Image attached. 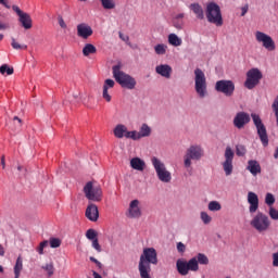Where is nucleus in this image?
Here are the masks:
<instances>
[{"mask_svg": "<svg viewBox=\"0 0 278 278\" xmlns=\"http://www.w3.org/2000/svg\"><path fill=\"white\" fill-rule=\"evenodd\" d=\"M167 40L169 45H172V47H181L184 42L181 38H179V36H177L176 34H169Z\"/></svg>", "mask_w": 278, "mask_h": 278, "instance_id": "nucleus-27", "label": "nucleus"}, {"mask_svg": "<svg viewBox=\"0 0 278 278\" xmlns=\"http://www.w3.org/2000/svg\"><path fill=\"white\" fill-rule=\"evenodd\" d=\"M90 262H93V264H99V261L94 258V256H90Z\"/></svg>", "mask_w": 278, "mask_h": 278, "instance_id": "nucleus-57", "label": "nucleus"}, {"mask_svg": "<svg viewBox=\"0 0 278 278\" xmlns=\"http://www.w3.org/2000/svg\"><path fill=\"white\" fill-rule=\"evenodd\" d=\"M93 278H103V277H101V275H99V273L93 271Z\"/></svg>", "mask_w": 278, "mask_h": 278, "instance_id": "nucleus-58", "label": "nucleus"}, {"mask_svg": "<svg viewBox=\"0 0 278 278\" xmlns=\"http://www.w3.org/2000/svg\"><path fill=\"white\" fill-rule=\"evenodd\" d=\"M151 264L157 265V251L154 248L143 249L139 258V273L141 278H151Z\"/></svg>", "mask_w": 278, "mask_h": 278, "instance_id": "nucleus-1", "label": "nucleus"}, {"mask_svg": "<svg viewBox=\"0 0 278 278\" xmlns=\"http://www.w3.org/2000/svg\"><path fill=\"white\" fill-rule=\"evenodd\" d=\"M115 84H116V83H114V80H112V79H106V80L104 81L103 87L110 90V88H114Z\"/></svg>", "mask_w": 278, "mask_h": 278, "instance_id": "nucleus-47", "label": "nucleus"}, {"mask_svg": "<svg viewBox=\"0 0 278 278\" xmlns=\"http://www.w3.org/2000/svg\"><path fill=\"white\" fill-rule=\"evenodd\" d=\"M151 162L160 181H163V184H170V179H173V176L170 175V172L166 169V165L164 164V162H162L156 156H153L151 159Z\"/></svg>", "mask_w": 278, "mask_h": 278, "instance_id": "nucleus-8", "label": "nucleus"}, {"mask_svg": "<svg viewBox=\"0 0 278 278\" xmlns=\"http://www.w3.org/2000/svg\"><path fill=\"white\" fill-rule=\"evenodd\" d=\"M233 157H236V152H233L231 147L227 146L224 152L225 160L222 163L226 177H229L233 173Z\"/></svg>", "mask_w": 278, "mask_h": 278, "instance_id": "nucleus-11", "label": "nucleus"}, {"mask_svg": "<svg viewBox=\"0 0 278 278\" xmlns=\"http://www.w3.org/2000/svg\"><path fill=\"white\" fill-rule=\"evenodd\" d=\"M206 18L208 23L216 25V27H223V13L220 7L215 2H210L206 5Z\"/></svg>", "mask_w": 278, "mask_h": 278, "instance_id": "nucleus-4", "label": "nucleus"}, {"mask_svg": "<svg viewBox=\"0 0 278 278\" xmlns=\"http://www.w3.org/2000/svg\"><path fill=\"white\" fill-rule=\"evenodd\" d=\"M94 53H97V47H94L92 43H87L83 48V55H85V58H88V55H92Z\"/></svg>", "mask_w": 278, "mask_h": 278, "instance_id": "nucleus-28", "label": "nucleus"}, {"mask_svg": "<svg viewBox=\"0 0 278 278\" xmlns=\"http://www.w3.org/2000/svg\"><path fill=\"white\" fill-rule=\"evenodd\" d=\"M215 90L216 92H222L225 97H233V92H236V84H233V80H217Z\"/></svg>", "mask_w": 278, "mask_h": 278, "instance_id": "nucleus-12", "label": "nucleus"}, {"mask_svg": "<svg viewBox=\"0 0 278 278\" xmlns=\"http://www.w3.org/2000/svg\"><path fill=\"white\" fill-rule=\"evenodd\" d=\"M41 268L42 270H46L48 277H53V274L55 273V267L53 266V263H47Z\"/></svg>", "mask_w": 278, "mask_h": 278, "instance_id": "nucleus-35", "label": "nucleus"}, {"mask_svg": "<svg viewBox=\"0 0 278 278\" xmlns=\"http://www.w3.org/2000/svg\"><path fill=\"white\" fill-rule=\"evenodd\" d=\"M128 218H140L142 216V211L140 210V201L132 200L128 207Z\"/></svg>", "mask_w": 278, "mask_h": 278, "instance_id": "nucleus-17", "label": "nucleus"}, {"mask_svg": "<svg viewBox=\"0 0 278 278\" xmlns=\"http://www.w3.org/2000/svg\"><path fill=\"white\" fill-rule=\"evenodd\" d=\"M98 268H101L103 265L101 264V262L98 261V263H96Z\"/></svg>", "mask_w": 278, "mask_h": 278, "instance_id": "nucleus-60", "label": "nucleus"}, {"mask_svg": "<svg viewBox=\"0 0 278 278\" xmlns=\"http://www.w3.org/2000/svg\"><path fill=\"white\" fill-rule=\"evenodd\" d=\"M11 46H12L13 49H16V50H18V49H24V50L27 49V46L18 43L16 41V39H14V38H12Z\"/></svg>", "mask_w": 278, "mask_h": 278, "instance_id": "nucleus-44", "label": "nucleus"}, {"mask_svg": "<svg viewBox=\"0 0 278 278\" xmlns=\"http://www.w3.org/2000/svg\"><path fill=\"white\" fill-rule=\"evenodd\" d=\"M5 29H10V25L0 21V31H5Z\"/></svg>", "mask_w": 278, "mask_h": 278, "instance_id": "nucleus-52", "label": "nucleus"}, {"mask_svg": "<svg viewBox=\"0 0 278 278\" xmlns=\"http://www.w3.org/2000/svg\"><path fill=\"white\" fill-rule=\"evenodd\" d=\"M251 227L258 233H266L270 229V218L266 214L258 212L250 222Z\"/></svg>", "mask_w": 278, "mask_h": 278, "instance_id": "nucleus-3", "label": "nucleus"}, {"mask_svg": "<svg viewBox=\"0 0 278 278\" xmlns=\"http://www.w3.org/2000/svg\"><path fill=\"white\" fill-rule=\"evenodd\" d=\"M0 3H3V0H0Z\"/></svg>", "mask_w": 278, "mask_h": 278, "instance_id": "nucleus-64", "label": "nucleus"}, {"mask_svg": "<svg viewBox=\"0 0 278 278\" xmlns=\"http://www.w3.org/2000/svg\"><path fill=\"white\" fill-rule=\"evenodd\" d=\"M195 260L198 262V265L201 264L203 266H207V264H210V258H207V255L203 254V253H199L195 256Z\"/></svg>", "mask_w": 278, "mask_h": 278, "instance_id": "nucleus-33", "label": "nucleus"}, {"mask_svg": "<svg viewBox=\"0 0 278 278\" xmlns=\"http://www.w3.org/2000/svg\"><path fill=\"white\" fill-rule=\"evenodd\" d=\"M264 75L262 74V71L260 68L254 67L247 72V79L244 81V87L248 88V90H253L256 86H260V81H262V78Z\"/></svg>", "mask_w": 278, "mask_h": 278, "instance_id": "nucleus-9", "label": "nucleus"}, {"mask_svg": "<svg viewBox=\"0 0 278 278\" xmlns=\"http://www.w3.org/2000/svg\"><path fill=\"white\" fill-rule=\"evenodd\" d=\"M203 148L199 144L190 146L184 156L185 168H190L192 166V160L199 162L203 157Z\"/></svg>", "mask_w": 278, "mask_h": 278, "instance_id": "nucleus-5", "label": "nucleus"}, {"mask_svg": "<svg viewBox=\"0 0 278 278\" xmlns=\"http://www.w3.org/2000/svg\"><path fill=\"white\" fill-rule=\"evenodd\" d=\"M251 116L263 147H268V132L266 131V126L262 122V117L255 113H252Z\"/></svg>", "mask_w": 278, "mask_h": 278, "instance_id": "nucleus-10", "label": "nucleus"}, {"mask_svg": "<svg viewBox=\"0 0 278 278\" xmlns=\"http://www.w3.org/2000/svg\"><path fill=\"white\" fill-rule=\"evenodd\" d=\"M139 136L140 138H149L151 136V127L147 124H142L140 127Z\"/></svg>", "mask_w": 278, "mask_h": 278, "instance_id": "nucleus-29", "label": "nucleus"}, {"mask_svg": "<svg viewBox=\"0 0 278 278\" xmlns=\"http://www.w3.org/2000/svg\"><path fill=\"white\" fill-rule=\"evenodd\" d=\"M255 40L256 42L262 45V47L266 49V51H275V49H277V46L275 45V40H273V37H270L264 31L257 30L255 33Z\"/></svg>", "mask_w": 278, "mask_h": 278, "instance_id": "nucleus-13", "label": "nucleus"}, {"mask_svg": "<svg viewBox=\"0 0 278 278\" xmlns=\"http://www.w3.org/2000/svg\"><path fill=\"white\" fill-rule=\"evenodd\" d=\"M108 90L109 89H106V87H103L102 97H103V99H105V101H108V103H110V101H112V96H110Z\"/></svg>", "mask_w": 278, "mask_h": 278, "instance_id": "nucleus-46", "label": "nucleus"}, {"mask_svg": "<svg viewBox=\"0 0 278 278\" xmlns=\"http://www.w3.org/2000/svg\"><path fill=\"white\" fill-rule=\"evenodd\" d=\"M84 192L86 199L89 201H94L97 203L103 201V189L101 185H93L92 181H89L84 187Z\"/></svg>", "mask_w": 278, "mask_h": 278, "instance_id": "nucleus-7", "label": "nucleus"}, {"mask_svg": "<svg viewBox=\"0 0 278 278\" xmlns=\"http://www.w3.org/2000/svg\"><path fill=\"white\" fill-rule=\"evenodd\" d=\"M200 218L204 225H210L212 223V216H210L206 212H201Z\"/></svg>", "mask_w": 278, "mask_h": 278, "instance_id": "nucleus-39", "label": "nucleus"}, {"mask_svg": "<svg viewBox=\"0 0 278 278\" xmlns=\"http://www.w3.org/2000/svg\"><path fill=\"white\" fill-rule=\"evenodd\" d=\"M1 75H14V67H9L8 64H3L0 66Z\"/></svg>", "mask_w": 278, "mask_h": 278, "instance_id": "nucleus-36", "label": "nucleus"}, {"mask_svg": "<svg viewBox=\"0 0 278 278\" xmlns=\"http://www.w3.org/2000/svg\"><path fill=\"white\" fill-rule=\"evenodd\" d=\"M58 23L62 29H66V22H64V17H62V15H58Z\"/></svg>", "mask_w": 278, "mask_h": 278, "instance_id": "nucleus-48", "label": "nucleus"}, {"mask_svg": "<svg viewBox=\"0 0 278 278\" xmlns=\"http://www.w3.org/2000/svg\"><path fill=\"white\" fill-rule=\"evenodd\" d=\"M177 251H178V253H186V244H184L182 242H178Z\"/></svg>", "mask_w": 278, "mask_h": 278, "instance_id": "nucleus-50", "label": "nucleus"}, {"mask_svg": "<svg viewBox=\"0 0 278 278\" xmlns=\"http://www.w3.org/2000/svg\"><path fill=\"white\" fill-rule=\"evenodd\" d=\"M0 273H3V266L0 265Z\"/></svg>", "mask_w": 278, "mask_h": 278, "instance_id": "nucleus-62", "label": "nucleus"}, {"mask_svg": "<svg viewBox=\"0 0 278 278\" xmlns=\"http://www.w3.org/2000/svg\"><path fill=\"white\" fill-rule=\"evenodd\" d=\"M46 247H49V241L46 240L40 242L39 247L37 248V252L39 253V255H45Z\"/></svg>", "mask_w": 278, "mask_h": 278, "instance_id": "nucleus-42", "label": "nucleus"}, {"mask_svg": "<svg viewBox=\"0 0 278 278\" xmlns=\"http://www.w3.org/2000/svg\"><path fill=\"white\" fill-rule=\"evenodd\" d=\"M13 121H14V123L17 122V126H18V127H22V126H23V119L20 118L18 116H14V117H13Z\"/></svg>", "mask_w": 278, "mask_h": 278, "instance_id": "nucleus-53", "label": "nucleus"}, {"mask_svg": "<svg viewBox=\"0 0 278 278\" xmlns=\"http://www.w3.org/2000/svg\"><path fill=\"white\" fill-rule=\"evenodd\" d=\"M194 75L195 92L200 99H205L207 97V79L205 78V73L201 68H195Z\"/></svg>", "mask_w": 278, "mask_h": 278, "instance_id": "nucleus-6", "label": "nucleus"}, {"mask_svg": "<svg viewBox=\"0 0 278 278\" xmlns=\"http://www.w3.org/2000/svg\"><path fill=\"white\" fill-rule=\"evenodd\" d=\"M125 138H130V140H140V134L136 130L126 131Z\"/></svg>", "mask_w": 278, "mask_h": 278, "instance_id": "nucleus-38", "label": "nucleus"}, {"mask_svg": "<svg viewBox=\"0 0 278 278\" xmlns=\"http://www.w3.org/2000/svg\"><path fill=\"white\" fill-rule=\"evenodd\" d=\"M248 203H250V207H249L250 214H255V212L260 210V198H257L255 192L250 191L248 193Z\"/></svg>", "mask_w": 278, "mask_h": 278, "instance_id": "nucleus-18", "label": "nucleus"}, {"mask_svg": "<svg viewBox=\"0 0 278 278\" xmlns=\"http://www.w3.org/2000/svg\"><path fill=\"white\" fill-rule=\"evenodd\" d=\"M125 134H127V126H125L123 124H118L114 128V136H115V138H125Z\"/></svg>", "mask_w": 278, "mask_h": 278, "instance_id": "nucleus-26", "label": "nucleus"}, {"mask_svg": "<svg viewBox=\"0 0 278 278\" xmlns=\"http://www.w3.org/2000/svg\"><path fill=\"white\" fill-rule=\"evenodd\" d=\"M274 157H275V160H278V148H276V150H275Z\"/></svg>", "mask_w": 278, "mask_h": 278, "instance_id": "nucleus-59", "label": "nucleus"}, {"mask_svg": "<svg viewBox=\"0 0 278 278\" xmlns=\"http://www.w3.org/2000/svg\"><path fill=\"white\" fill-rule=\"evenodd\" d=\"M176 268H177L179 275H182V277H186V275H188V273H190V269L188 268V262H186L184 260H178L176 262Z\"/></svg>", "mask_w": 278, "mask_h": 278, "instance_id": "nucleus-24", "label": "nucleus"}, {"mask_svg": "<svg viewBox=\"0 0 278 278\" xmlns=\"http://www.w3.org/2000/svg\"><path fill=\"white\" fill-rule=\"evenodd\" d=\"M92 247L96 251H98V253H101V244H99V239H94L92 241Z\"/></svg>", "mask_w": 278, "mask_h": 278, "instance_id": "nucleus-49", "label": "nucleus"}, {"mask_svg": "<svg viewBox=\"0 0 278 278\" xmlns=\"http://www.w3.org/2000/svg\"><path fill=\"white\" fill-rule=\"evenodd\" d=\"M17 170H23V166H17Z\"/></svg>", "mask_w": 278, "mask_h": 278, "instance_id": "nucleus-61", "label": "nucleus"}, {"mask_svg": "<svg viewBox=\"0 0 278 278\" xmlns=\"http://www.w3.org/2000/svg\"><path fill=\"white\" fill-rule=\"evenodd\" d=\"M269 216L273 220H278V211L275 207H270Z\"/></svg>", "mask_w": 278, "mask_h": 278, "instance_id": "nucleus-45", "label": "nucleus"}, {"mask_svg": "<svg viewBox=\"0 0 278 278\" xmlns=\"http://www.w3.org/2000/svg\"><path fill=\"white\" fill-rule=\"evenodd\" d=\"M3 255H5V249L0 244V257H3Z\"/></svg>", "mask_w": 278, "mask_h": 278, "instance_id": "nucleus-54", "label": "nucleus"}, {"mask_svg": "<svg viewBox=\"0 0 278 278\" xmlns=\"http://www.w3.org/2000/svg\"><path fill=\"white\" fill-rule=\"evenodd\" d=\"M208 210L210 212H220V210H223V205H220V202L218 201H211L208 203Z\"/></svg>", "mask_w": 278, "mask_h": 278, "instance_id": "nucleus-34", "label": "nucleus"}, {"mask_svg": "<svg viewBox=\"0 0 278 278\" xmlns=\"http://www.w3.org/2000/svg\"><path fill=\"white\" fill-rule=\"evenodd\" d=\"M12 10L17 14L22 27H24V29H31L33 21L29 13L23 12L18 5H13Z\"/></svg>", "mask_w": 278, "mask_h": 278, "instance_id": "nucleus-14", "label": "nucleus"}, {"mask_svg": "<svg viewBox=\"0 0 278 278\" xmlns=\"http://www.w3.org/2000/svg\"><path fill=\"white\" fill-rule=\"evenodd\" d=\"M236 155H238V157H244V155H247V147H244L242 144H237L236 146Z\"/></svg>", "mask_w": 278, "mask_h": 278, "instance_id": "nucleus-37", "label": "nucleus"}, {"mask_svg": "<svg viewBox=\"0 0 278 278\" xmlns=\"http://www.w3.org/2000/svg\"><path fill=\"white\" fill-rule=\"evenodd\" d=\"M265 203H266V205H269V207L271 205H275V195L273 193H266Z\"/></svg>", "mask_w": 278, "mask_h": 278, "instance_id": "nucleus-40", "label": "nucleus"}, {"mask_svg": "<svg viewBox=\"0 0 278 278\" xmlns=\"http://www.w3.org/2000/svg\"><path fill=\"white\" fill-rule=\"evenodd\" d=\"M1 5H4L8 10H10V4H8V1L3 0V2H0Z\"/></svg>", "mask_w": 278, "mask_h": 278, "instance_id": "nucleus-55", "label": "nucleus"}, {"mask_svg": "<svg viewBox=\"0 0 278 278\" xmlns=\"http://www.w3.org/2000/svg\"><path fill=\"white\" fill-rule=\"evenodd\" d=\"M189 9L192 10L193 14H195V17L199 21H203V18H205V13L203 12V7H201V4H199V3H191L189 5Z\"/></svg>", "mask_w": 278, "mask_h": 278, "instance_id": "nucleus-23", "label": "nucleus"}, {"mask_svg": "<svg viewBox=\"0 0 278 278\" xmlns=\"http://www.w3.org/2000/svg\"><path fill=\"white\" fill-rule=\"evenodd\" d=\"M130 167L134 168V170H139L142 173V170L147 168V163L140 157H132L130 160Z\"/></svg>", "mask_w": 278, "mask_h": 278, "instance_id": "nucleus-22", "label": "nucleus"}, {"mask_svg": "<svg viewBox=\"0 0 278 278\" xmlns=\"http://www.w3.org/2000/svg\"><path fill=\"white\" fill-rule=\"evenodd\" d=\"M168 49V46L164 43H159L154 47V51L156 55H166V50Z\"/></svg>", "mask_w": 278, "mask_h": 278, "instance_id": "nucleus-32", "label": "nucleus"}, {"mask_svg": "<svg viewBox=\"0 0 278 278\" xmlns=\"http://www.w3.org/2000/svg\"><path fill=\"white\" fill-rule=\"evenodd\" d=\"M155 72L161 77H165V79H170V75H173V67L168 64H161L155 67Z\"/></svg>", "mask_w": 278, "mask_h": 278, "instance_id": "nucleus-20", "label": "nucleus"}, {"mask_svg": "<svg viewBox=\"0 0 278 278\" xmlns=\"http://www.w3.org/2000/svg\"><path fill=\"white\" fill-rule=\"evenodd\" d=\"M112 71L115 81L119 84L122 88H127V90H134V88H136V78L123 72L121 65H114Z\"/></svg>", "mask_w": 278, "mask_h": 278, "instance_id": "nucleus-2", "label": "nucleus"}, {"mask_svg": "<svg viewBox=\"0 0 278 278\" xmlns=\"http://www.w3.org/2000/svg\"><path fill=\"white\" fill-rule=\"evenodd\" d=\"M249 123H251V115L247 112H239L233 118V126L237 129H244V125H249Z\"/></svg>", "mask_w": 278, "mask_h": 278, "instance_id": "nucleus-15", "label": "nucleus"}, {"mask_svg": "<svg viewBox=\"0 0 278 278\" xmlns=\"http://www.w3.org/2000/svg\"><path fill=\"white\" fill-rule=\"evenodd\" d=\"M187 266L189 270L197 273V270H199V261H197V257H192L189 260V262H187Z\"/></svg>", "mask_w": 278, "mask_h": 278, "instance_id": "nucleus-30", "label": "nucleus"}, {"mask_svg": "<svg viewBox=\"0 0 278 278\" xmlns=\"http://www.w3.org/2000/svg\"><path fill=\"white\" fill-rule=\"evenodd\" d=\"M0 40H3V35L0 34Z\"/></svg>", "mask_w": 278, "mask_h": 278, "instance_id": "nucleus-63", "label": "nucleus"}, {"mask_svg": "<svg viewBox=\"0 0 278 278\" xmlns=\"http://www.w3.org/2000/svg\"><path fill=\"white\" fill-rule=\"evenodd\" d=\"M247 12H249V4L241 8V16H247Z\"/></svg>", "mask_w": 278, "mask_h": 278, "instance_id": "nucleus-51", "label": "nucleus"}, {"mask_svg": "<svg viewBox=\"0 0 278 278\" xmlns=\"http://www.w3.org/2000/svg\"><path fill=\"white\" fill-rule=\"evenodd\" d=\"M62 245V240L58 239V238H51L50 239V247L51 249H59V247Z\"/></svg>", "mask_w": 278, "mask_h": 278, "instance_id": "nucleus-41", "label": "nucleus"}, {"mask_svg": "<svg viewBox=\"0 0 278 278\" xmlns=\"http://www.w3.org/2000/svg\"><path fill=\"white\" fill-rule=\"evenodd\" d=\"M94 34V30H92V27L86 23H81L77 25V37L83 38V40H88L90 36Z\"/></svg>", "mask_w": 278, "mask_h": 278, "instance_id": "nucleus-16", "label": "nucleus"}, {"mask_svg": "<svg viewBox=\"0 0 278 278\" xmlns=\"http://www.w3.org/2000/svg\"><path fill=\"white\" fill-rule=\"evenodd\" d=\"M184 16L185 14L184 13H180V14H177L173 17V26L176 28V29H184Z\"/></svg>", "mask_w": 278, "mask_h": 278, "instance_id": "nucleus-25", "label": "nucleus"}, {"mask_svg": "<svg viewBox=\"0 0 278 278\" xmlns=\"http://www.w3.org/2000/svg\"><path fill=\"white\" fill-rule=\"evenodd\" d=\"M85 216L88 220H91V223H97L99 220V207H97V204H89Z\"/></svg>", "mask_w": 278, "mask_h": 278, "instance_id": "nucleus-19", "label": "nucleus"}, {"mask_svg": "<svg viewBox=\"0 0 278 278\" xmlns=\"http://www.w3.org/2000/svg\"><path fill=\"white\" fill-rule=\"evenodd\" d=\"M86 238H88V240H97V231L94 229H88L86 232Z\"/></svg>", "mask_w": 278, "mask_h": 278, "instance_id": "nucleus-43", "label": "nucleus"}, {"mask_svg": "<svg viewBox=\"0 0 278 278\" xmlns=\"http://www.w3.org/2000/svg\"><path fill=\"white\" fill-rule=\"evenodd\" d=\"M1 166L2 168H5V156L1 157Z\"/></svg>", "mask_w": 278, "mask_h": 278, "instance_id": "nucleus-56", "label": "nucleus"}, {"mask_svg": "<svg viewBox=\"0 0 278 278\" xmlns=\"http://www.w3.org/2000/svg\"><path fill=\"white\" fill-rule=\"evenodd\" d=\"M247 170H249L251 173V175L256 177L257 175H260V173H262V166L260 165V163L257 161L250 160L248 162Z\"/></svg>", "mask_w": 278, "mask_h": 278, "instance_id": "nucleus-21", "label": "nucleus"}, {"mask_svg": "<svg viewBox=\"0 0 278 278\" xmlns=\"http://www.w3.org/2000/svg\"><path fill=\"white\" fill-rule=\"evenodd\" d=\"M100 3L104 10H114L116 8L114 0H100Z\"/></svg>", "mask_w": 278, "mask_h": 278, "instance_id": "nucleus-31", "label": "nucleus"}]
</instances>
